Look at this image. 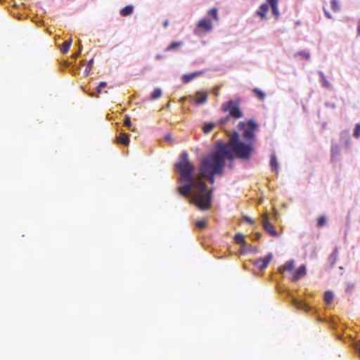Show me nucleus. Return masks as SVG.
I'll use <instances>...</instances> for the list:
<instances>
[{
    "mask_svg": "<svg viewBox=\"0 0 360 360\" xmlns=\"http://www.w3.org/2000/svg\"><path fill=\"white\" fill-rule=\"evenodd\" d=\"M174 168L180 175L179 181L184 183L178 188L179 193L184 197L189 198L190 202L194 204L198 209L209 210L213 198L212 191L207 188L202 179H194L195 167L189 162L186 151L181 153Z\"/></svg>",
    "mask_w": 360,
    "mask_h": 360,
    "instance_id": "nucleus-1",
    "label": "nucleus"
},
{
    "mask_svg": "<svg viewBox=\"0 0 360 360\" xmlns=\"http://www.w3.org/2000/svg\"><path fill=\"white\" fill-rule=\"evenodd\" d=\"M214 144L228 158V160H249L255 150L253 143L245 141L236 140L231 147H228L222 141H217Z\"/></svg>",
    "mask_w": 360,
    "mask_h": 360,
    "instance_id": "nucleus-2",
    "label": "nucleus"
},
{
    "mask_svg": "<svg viewBox=\"0 0 360 360\" xmlns=\"http://www.w3.org/2000/svg\"><path fill=\"white\" fill-rule=\"evenodd\" d=\"M202 160H207L211 169L210 170L215 175L222 176L224 168L226 166V160L228 158L214 144L212 152Z\"/></svg>",
    "mask_w": 360,
    "mask_h": 360,
    "instance_id": "nucleus-3",
    "label": "nucleus"
},
{
    "mask_svg": "<svg viewBox=\"0 0 360 360\" xmlns=\"http://www.w3.org/2000/svg\"><path fill=\"white\" fill-rule=\"evenodd\" d=\"M238 127L243 131L242 136L245 141H253L255 138V130L258 128V124L254 120L250 119L248 122H240Z\"/></svg>",
    "mask_w": 360,
    "mask_h": 360,
    "instance_id": "nucleus-4",
    "label": "nucleus"
},
{
    "mask_svg": "<svg viewBox=\"0 0 360 360\" xmlns=\"http://www.w3.org/2000/svg\"><path fill=\"white\" fill-rule=\"evenodd\" d=\"M240 103L241 99L240 98L224 102L221 105V111L224 112H228L229 116L234 119L241 118L243 117V113L240 108Z\"/></svg>",
    "mask_w": 360,
    "mask_h": 360,
    "instance_id": "nucleus-5",
    "label": "nucleus"
},
{
    "mask_svg": "<svg viewBox=\"0 0 360 360\" xmlns=\"http://www.w3.org/2000/svg\"><path fill=\"white\" fill-rule=\"evenodd\" d=\"M210 167L207 160H202L200 165V169L204 174L207 175V181L210 184H214L215 175L210 170Z\"/></svg>",
    "mask_w": 360,
    "mask_h": 360,
    "instance_id": "nucleus-6",
    "label": "nucleus"
},
{
    "mask_svg": "<svg viewBox=\"0 0 360 360\" xmlns=\"http://www.w3.org/2000/svg\"><path fill=\"white\" fill-rule=\"evenodd\" d=\"M339 251H340V247L335 246L334 248L333 252L328 256V265L326 267V271H330L332 269L334 268V266L336 264V262L338 259Z\"/></svg>",
    "mask_w": 360,
    "mask_h": 360,
    "instance_id": "nucleus-7",
    "label": "nucleus"
},
{
    "mask_svg": "<svg viewBox=\"0 0 360 360\" xmlns=\"http://www.w3.org/2000/svg\"><path fill=\"white\" fill-rule=\"evenodd\" d=\"M273 258L271 252L268 253L264 258H258L254 262V265L256 266L259 269L263 270L266 269Z\"/></svg>",
    "mask_w": 360,
    "mask_h": 360,
    "instance_id": "nucleus-8",
    "label": "nucleus"
},
{
    "mask_svg": "<svg viewBox=\"0 0 360 360\" xmlns=\"http://www.w3.org/2000/svg\"><path fill=\"white\" fill-rule=\"evenodd\" d=\"M263 228L266 233L274 237H278V233L276 231L274 225L269 221L267 216H264L262 221Z\"/></svg>",
    "mask_w": 360,
    "mask_h": 360,
    "instance_id": "nucleus-9",
    "label": "nucleus"
},
{
    "mask_svg": "<svg viewBox=\"0 0 360 360\" xmlns=\"http://www.w3.org/2000/svg\"><path fill=\"white\" fill-rule=\"evenodd\" d=\"M340 156V148L336 143H332L330 149V160L333 162L339 160Z\"/></svg>",
    "mask_w": 360,
    "mask_h": 360,
    "instance_id": "nucleus-10",
    "label": "nucleus"
},
{
    "mask_svg": "<svg viewBox=\"0 0 360 360\" xmlns=\"http://www.w3.org/2000/svg\"><path fill=\"white\" fill-rule=\"evenodd\" d=\"M292 304L296 307L299 309H302L306 311H309L311 310V307L309 306L307 303H306L304 300H298L295 297L291 298Z\"/></svg>",
    "mask_w": 360,
    "mask_h": 360,
    "instance_id": "nucleus-11",
    "label": "nucleus"
},
{
    "mask_svg": "<svg viewBox=\"0 0 360 360\" xmlns=\"http://www.w3.org/2000/svg\"><path fill=\"white\" fill-rule=\"evenodd\" d=\"M307 273V268L306 266L302 264L299 266V268L295 271V274L292 276V281H296L297 280H300L302 277H304L306 275Z\"/></svg>",
    "mask_w": 360,
    "mask_h": 360,
    "instance_id": "nucleus-12",
    "label": "nucleus"
},
{
    "mask_svg": "<svg viewBox=\"0 0 360 360\" xmlns=\"http://www.w3.org/2000/svg\"><path fill=\"white\" fill-rule=\"evenodd\" d=\"M198 27L204 29L205 31H210L212 30V25L209 18L201 19L197 25Z\"/></svg>",
    "mask_w": 360,
    "mask_h": 360,
    "instance_id": "nucleus-13",
    "label": "nucleus"
},
{
    "mask_svg": "<svg viewBox=\"0 0 360 360\" xmlns=\"http://www.w3.org/2000/svg\"><path fill=\"white\" fill-rule=\"evenodd\" d=\"M317 73L319 76V81L321 83L322 86L330 90L333 89V85L327 80L323 72L319 70Z\"/></svg>",
    "mask_w": 360,
    "mask_h": 360,
    "instance_id": "nucleus-14",
    "label": "nucleus"
},
{
    "mask_svg": "<svg viewBox=\"0 0 360 360\" xmlns=\"http://www.w3.org/2000/svg\"><path fill=\"white\" fill-rule=\"evenodd\" d=\"M202 71H196L189 74H185L182 76V81L184 83H188L194 78L202 74Z\"/></svg>",
    "mask_w": 360,
    "mask_h": 360,
    "instance_id": "nucleus-15",
    "label": "nucleus"
},
{
    "mask_svg": "<svg viewBox=\"0 0 360 360\" xmlns=\"http://www.w3.org/2000/svg\"><path fill=\"white\" fill-rule=\"evenodd\" d=\"M196 95L199 96V98H196L195 100V103L197 105H202L205 103H206L207 100V94L205 92L202 91H197Z\"/></svg>",
    "mask_w": 360,
    "mask_h": 360,
    "instance_id": "nucleus-16",
    "label": "nucleus"
},
{
    "mask_svg": "<svg viewBox=\"0 0 360 360\" xmlns=\"http://www.w3.org/2000/svg\"><path fill=\"white\" fill-rule=\"evenodd\" d=\"M269 165L273 171L278 172V162L275 152L271 154Z\"/></svg>",
    "mask_w": 360,
    "mask_h": 360,
    "instance_id": "nucleus-17",
    "label": "nucleus"
},
{
    "mask_svg": "<svg viewBox=\"0 0 360 360\" xmlns=\"http://www.w3.org/2000/svg\"><path fill=\"white\" fill-rule=\"evenodd\" d=\"M269 10V6L266 4H262L259 9L257 11L256 13L257 15L260 16L262 18H266V13Z\"/></svg>",
    "mask_w": 360,
    "mask_h": 360,
    "instance_id": "nucleus-18",
    "label": "nucleus"
},
{
    "mask_svg": "<svg viewBox=\"0 0 360 360\" xmlns=\"http://www.w3.org/2000/svg\"><path fill=\"white\" fill-rule=\"evenodd\" d=\"M184 45V42L181 41H172L168 46L166 47L165 51L166 52L167 51H175L178 48L181 47Z\"/></svg>",
    "mask_w": 360,
    "mask_h": 360,
    "instance_id": "nucleus-19",
    "label": "nucleus"
},
{
    "mask_svg": "<svg viewBox=\"0 0 360 360\" xmlns=\"http://www.w3.org/2000/svg\"><path fill=\"white\" fill-rule=\"evenodd\" d=\"M257 251V247L252 246L251 245L248 244L247 242H246L245 245H243L241 247V253L242 254H245V253H249V252H256Z\"/></svg>",
    "mask_w": 360,
    "mask_h": 360,
    "instance_id": "nucleus-20",
    "label": "nucleus"
},
{
    "mask_svg": "<svg viewBox=\"0 0 360 360\" xmlns=\"http://www.w3.org/2000/svg\"><path fill=\"white\" fill-rule=\"evenodd\" d=\"M133 11L134 6L132 5H127L120 10V14L122 16L126 17L132 14Z\"/></svg>",
    "mask_w": 360,
    "mask_h": 360,
    "instance_id": "nucleus-21",
    "label": "nucleus"
},
{
    "mask_svg": "<svg viewBox=\"0 0 360 360\" xmlns=\"http://www.w3.org/2000/svg\"><path fill=\"white\" fill-rule=\"evenodd\" d=\"M117 139L118 143H120L122 145H124V146H127L130 141L129 136L124 133H121L117 137Z\"/></svg>",
    "mask_w": 360,
    "mask_h": 360,
    "instance_id": "nucleus-22",
    "label": "nucleus"
},
{
    "mask_svg": "<svg viewBox=\"0 0 360 360\" xmlns=\"http://www.w3.org/2000/svg\"><path fill=\"white\" fill-rule=\"evenodd\" d=\"M215 126L216 124L214 122H205L202 127L204 134L210 133Z\"/></svg>",
    "mask_w": 360,
    "mask_h": 360,
    "instance_id": "nucleus-23",
    "label": "nucleus"
},
{
    "mask_svg": "<svg viewBox=\"0 0 360 360\" xmlns=\"http://www.w3.org/2000/svg\"><path fill=\"white\" fill-rule=\"evenodd\" d=\"M234 241L236 243L240 245L241 247L246 244V241L244 239V236L240 233H238L235 235Z\"/></svg>",
    "mask_w": 360,
    "mask_h": 360,
    "instance_id": "nucleus-24",
    "label": "nucleus"
},
{
    "mask_svg": "<svg viewBox=\"0 0 360 360\" xmlns=\"http://www.w3.org/2000/svg\"><path fill=\"white\" fill-rule=\"evenodd\" d=\"M13 8L11 10V13L13 16L16 17L17 19L20 20V15L18 12H16L15 10L18 8L19 6H20L22 4V3H20V4H18L15 0H13Z\"/></svg>",
    "mask_w": 360,
    "mask_h": 360,
    "instance_id": "nucleus-25",
    "label": "nucleus"
},
{
    "mask_svg": "<svg viewBox=\"0 0 360 360\" xmlns=\"http://www.w3.org/2000/svg\"><path fill=\"white\" fill-rule=\"evenodd\" d=\"M162 91L160 88H155L150 94L151 100H156L162 96Z\"/></svg>",
    "mask_w": 360,
    "mask_h": 360,
    "instance_id": "nucleus-26",
    "label": "nucleus"
},
{
    "mask_svg": "<svg viewBox=\"0 0 360 360\" xmlns=\"http://www.w3.org/2000/svg\"><path fill=\"white\" fill-rule=\"evenodd\" d=\"M294 56L295 57L301 56V57L305 58L306 60H309L310 57H311V54L309 51L303 50V51H298L296 53H295Z\"/></svg>",
    "mask_w": 360,
    "mask_h": 360,
    "instance_id": "nucleus-27",
    "label": "nucleus"
},
{
    "mask_svg": "<svg viewBox=\"0 0 360 360\" xmlns=\"http://www.w3.org/2000/svg\"><path fill=\"white\" fill-rule=\"evenodd\" d=\"M333 297H334V294L332 291L330 290H327L325 294H324V301L327 303V304H330L333 300Z\"/></svg>",
    "mask_w": 360,
    "mask_h": 360,
    "instance_id": "nucleus-28",
    "label": "nucleus"
},
{
    "mask_svg": "<svg viewBox=\"0 0 360 360\" xmlns=\"http://www.w3.org/2000/svg\"><path fill=\"white\" fill-rule=\"evenodd\" d=\"M71 44H72V39H71L65 41L63 43V46H62V48H61L62 53H68L69 49H70V46H71Z\"/></svg>",
    "mask_w": 360,
    "mask_h": 360,
    "instance_id": "nucleus-29",
    "label": "nucleus"
},
{
    "mask_svg": "<svg viewBox=\"0 0 360 360\" xmlns=\"http://www.w3.org/2000/svg\"><path fill=\"white\" fill-rule=\"evenodd\" d=\"M242 141L240 139V136H239V134L236 131H234L233 132V136H232V139L231 140L230 142H228V143H225V145L228 146V147H231L233 144V143L236 141Z\"/></svg>",
    "mask_w": 360,
    "mask_h": 360,
    "instance_id": "nucleus-30",
    "label": "nucleus"
},
{
    "mask_svg": "<svg viewBox=\"0 0 360 360\" xmlns=\"http://www.w3.org/2000/svg\"><path fill=\"white\" fill-rule=\"evenodd\" d=\"M294 267H295L294 260L291 259V260L286 262V263L285 264V266L283 267V270L291 271L293 270Z\"/></svg>",
    "mask_w": 360,
    "mask_h": 360,
    "instance_id": "nucleus-31",
    "label": "nucleus"
},
{
    "mask_svg": "<svg viewBox=\"0 0 360 360\" xmlns=\"http://www.w3.org/2000/svg\"><path fill=\"white\" fill-rule=\"evenodd\" d=\"M330 6H331V9L335 12H338L340 10V4H339L338 0H331Z\"/></svg>",
    "mask_w": 360,
    "mask_h": 360,
    "instance_id": "nucleus-32",
    "label": "nucleus"
},
{
    "mask_svg": "<svg viewBox=\"0 0 360 360\" xmlns=\"http://www.w3.org/2000/svg\"><path fill=\"white\" fill-rule=\"evenodd\" d=\"M253 92L257 96L259 100L263 101L265 98V94L260 89L255 88Z\"/></svg>",
    "mask_w": 360,
    "mask_h": 360,
    "instance_id": "nucleus-33",
    "label": "nucleus"
},
{
    "mask_svg": "<svg viewBox=\"0 0 360 360\" xmlns=\"http://www.w3.org/2000/svg\"><path fill=\"white\" fill-rule=\"evenodd\" d=\"M353 136L356 139L360 137V123L356 124L354 129Z\"/></svg>",
    "mask_w": 360,
    "mask_h": 360,
    "instance_id": "nucleus-34",
    "label": "nucleus"
},
{
    "mask_svg": "<svg viewBox=\"0 0 360 360\" xmlns=\"http://www.w3.org/2000/svg\"><path fill=\"white\" fill-rule=\"evenodd\" d=\"M326 224V217L325 216H321L318 219L317 221V226L318 227H323Z\"/></svg>",
    "mask_w": 360,
    "mask_h": 360,
    "instance_id": "nucleus-35",
    "label": "nucleus"
},
{
    "mask_svg": "<svg viewBox=\"0 0 360 360\" xmlns=\"http://www.w3.org/2000/svg\"><path fill=\"white\" fill-rule=\"evenodd\" d=\"M208 14L214 20H218V10L216 8L210 9L208 12Z\"/></svg>",
    "mask_w": 360,
    "mask_h": 360,
    "instance_id": "nucleus-36",
    "label": "nucleus"
},
{
    "mask_svg": "<svg viewBox=\"0 0 360 360\" xmlns=\"http://www.w3.org/2000/svg\"><path fill=\"white\" fill-rule=\"evenodd\" d=\"M195 226L198 229L202 230L206 228V222L204 220H199L196 221Z\"/></svg>",
    "mask_w": 360,
    "mask_h": 360,
    "instance_id": "nucleus-37",
    "label": "nucleus"
},
{
    "mask_svg": "<svg viewBox=\"0 0 360 360\" xmlns=\"http://www.w3.org/2000/svg\"><path fill=\"white\" fill-rule=\"evenodd\" d=\"M94 63V59L91 58L90 60H89L88 63H87V65L85 68V70H84V73L88 75L89 74V72H91V65H93Z\"/></svg>",
    "mask_w": 360,
    "mask_h": 360,
    "instance_id": "nucleus-38",
    "label": "nucleus"
},
{
    "mask_svg": "<svg viewBox=\"0 0 360 360\" xmlns=\"http://www.w3.org/2000/svg\"><path fill=\"white\" fill-rule=\"evenodd\" d=\"M271 11H272L273 15H274L276 17V18H278L280 15V12L278 11V5L271 6Z\"/></svg>",
    "mask_w": 360,
    "mask_h": 360,
    "instance_id": "nucleus-39",
    "label": "nucleus"
},
{
    "mask_svg": "<svg viewBox=\"0 0 360 360\" xmlns=\"http://www.w3.org/2000/svg\"><path fill=\"white\" fill-rule=\"evenodd\" d=\"M106 86H107V83L105 82H101L98 84V86L96 87V91L98 93H101V89L105 87Z\"/></svg>",
    "mask_w": 360,
    "mask_h": 360,
    "instance_id": "nucleus-40",
    "label": "nucleus"
},
{
    "mask_svg": "<svg viewBox=\"0 0 360 360\" xmlns=\"http://www.w3.org/2000/svg\"><path fill=\"white\" fill-rule=\"evenodd\" d=\"M78 46H79V51H78V52L75 53L73 55V57L75 58H77L80 55V53L82 52V46L81 44V41H78Z\"/></svg>",
    "mask_w": 360,
    "mask_h": 360,
    "instance_id": "nucleus-41",
    "label": "nucleus"
},
{
    "mask_svg": "<svg viewBox=\"0 0 360 360\" xmlns=\"http://www.w3.org/2000/svg\"><path fill=\"white\" fill-rule=\"evenodd\" d=\"M325 106L326 108H330L331 109H335L336 108V105L335 103H332V102H326L325 103Z\"/></svg>",
    "mask_w": 360,
    "mask_h": 360,
    "instance_id": "nucleus-42",
    "label": "nucleus"
},
{
    "mask_svg": "<svg viewBox=\"0 0 360 360\" xmlns=\"http://www.w3.org/2000/svg\"><path fill=\"white\" fill-rule=\"evenodd\" d=\"M124 126L127 127L128 129H130L131 126V122L130 121V118L129 117H127L124 120Z\"/></svg>",
    "mask_w": 360,
    "mask_h": 360,
    "instance_id": "nucleus-43",
    "label": "nucleus"
},
{
    "mask_svg": "<svg viewBox=\"0 0 360 360\" xmlns=\"http://www.w3.org/2000/svg\"><path fill=\"white\" fill-rule=\"evenodd\" d=\"M262 237V234L260 233H255L251 236V239L252 240H258Z\"/></svg>",
    "mask_w": 360,
    "mask_h": 360,
    "instance_id": "nucleus-44",
    "label": "nucleus"
},
{
    "mask_svg": "<svg viewBox=\"0 0 360 360\" xmlns=\"http://www.w3.org/2000/svg\"><path fill=\"white\" fill-rule=\"evenodd\" d=\"M229 120V117L227 116L226 117H222L219 120V124L221 125L225 124Z\"/></svg>",
    "mask_w": 360,
    "mask_h": 360,
    "instance_id": "nucleus-45",
    "label": "nucleus"
},
{
    "mask_svg": "<svg viewBox=\"0 0 360 360\" xmlns=\"http://www.w3.org/2000/svg\"><path fill=\"white\" fill-rule=\"evenodd\" d=\"M270 6H277L278 0H266Z\"/></svg>",
    "mask_w": 360,
    "mask_h": 360,
    "instance_id": "nucleus-46",
    "label": "nucleus"
},
{
    "mask_svg": "<svg viewBox=\"0 0 360 360\" xmlns=\"http://www.w3.org/2000/svg\"><path fill=\"white\" fill-rule=\"evenodd\" d=\"M354 288V284L353 283H347L346 292H348L352 290Z\"/></svg>",
    "mask_w": 360,
    "mask_h": 360,
    "instance_id": "nucleus-47",
    "label": "nucleus"
},
{
    "mask_svg": "<svg viewBox=\"0 0 360 360\" xmlns=\"http://www.w3.org/2000/svg\"><path fill=\"white\" fill-rule=\"evenodd\" d=\"M164 139L166 141L169 142V143H172V136L170 134H167L166 135H165Z\"/></svg>",
    "mask_w": 360,
    "mask_h": 360,
    "instance_id": "nucleus-48",
    "label": "nucleus"
},
{
    "mask_svg": "<svg viewBox=\"0 0 360 360\" xmlns=\"http://www.w3.org/2000/svg\"><path fill=\"white\" fill-rule=\"evenodd\" d=\"M323 11H324V14L328 18V19H332L333 18V16L332 15L330 14V13L327 11L326 9L323 8Z\"/></svg>",
    "mask_w": 360,
    "mask_h": 360,
    "instance_id": "nucleus-49",
    "label": "nucleus"
},
{
    "mask_svg": "<svg viewBox=\"0 0 360 360\" xmlns=\"http://www.w3.org/2000/svg\"><path fill=\"white\" fill-rule=\"evenodd\" d=\"M244 220L245 221H247L248 223H249L250 224H254V221L249 217L248 216H245L244 217Z\"/></svg>",
    "mask_w": 360,
    "mask_h": 360,
    "instance_id": "nucleus-50",
    "label": "nucleus"
},
{
    "mask_svg": "<svg viewBox=\"0 0 360 360\" xmlns=\"http://www.w3.org/2000/svg\"><path fill=\"white\" fill-rule=\"evenodd\" d=\"M233 166H234V163H233V160H229V162L227 164V167L229 168V169H233Z\"/></svg>",
    "mask_w": 360,
    "mask_h": 360,
    "instance_id": "nucleus-51",
    "label": "nucleus"
},
{
    "mask_svg": "<svg viewBox=\"0 0 360 360\" xmlns=\"http://www.w3.org/2000/svg\"><path fill=\"white\" fill-rule=\"evenodd\" d=\"M345 144L347 147H349L350 146V139L349 137H347V139L345 141Z\"/></svg>",
    "mask_w": 360,
    "mask_h": 360,
    "instance_id": "nucleus-52",
    "label": "nucleus"
},
{
    "mask_svg": "<svg viewBox=\"0 0 360 360\" xmlns=\"http://www.w3.org/2000/svg\"><path fill=\"white\" fill-rule=\"evenodd\" d=\"M357 35L360 36V19L358 21V26H357Z\"/></svg>",
    "mask_w": 360,
    "mask_h": 360,
    "instance_id": "nucleus-53",
    "label": "nucleus"
},
{
    "mask_svg": "<svg viewBox=\"0 0 360 360\" xmlns=\"http://www.w3.org/2000/svg\"><path fill=\"white\" fill-rule=\"evenodd\" d=\"M163 58H164V56H163L162 55H161V54H157V55L155 56V59H156V60H161V59H162Z\"/></svg>",
    "mask_w": 360,
    "mask_h": 360,
    "instance_id": "nucleus-54",
    "label": "nucleus"
},
{
    "mask_svg": "<svg viewBox=\"0 0 360 360\" xmlns=\"http://www.w3.org/2000/svg\"><path fill=\"white\" fill-rule=\"evenodd\" d=\"M169 25V21L168 20H165L164 22H163V26L164 27H167Z\"/></svg>",
    "mask_w": 360,
    "mask_h": 360,
    "instance_id": "nucleus-55",
    "label": "nucleus"
},
{
    "mask_svg": "<svg viewBox=\"0 0 360 360\" xmlns=\"http://www.w3.org/2000/svg\"><path fill=\"white\" fill-rule=\"evenodd\" d=\"M356 349L360 354V342L358 344V345H356Z\"/></svg>",
    "mask_w": 360,
    "mask_h": 360,
    "instance_id": "nucleus-56",
    "label": "nucleus"
},
{
    "mask_svg": "<svg viewBox=\"0 0 360 360\" xmlns=\"http://www.w3.org/2000/svg\"><path fill=\"white\" fill-rule=\"evenodd\" d=\"M170 107L169 103H167L165 108H169Z\"/></svg>",
    "mask_w": 360,
    "mask_h": 360,
    "instance_id": "nucleus-57",
    "label": "nucleus"
},
{
    "mask_svg": "<svg viewBox=\"0 0 360 360\" xmlns=\"http://www.w3.org/2000/svg\"><path fill=\"white\" fill-rule=\"evenodd\" d=\"M340 271H342V269H343V268L341 266L340 267Z\"/></svg>",
    "mask_w": 360,
    "mask_h": 360,
    "instance_id": "nucleus-58",
    "label": "nucleus"
}]
</instances>
